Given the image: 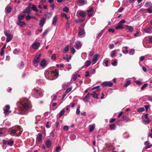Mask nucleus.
<instances>
[{
    "label": "nucleus",
    "instance_id": "f257e3e1",
    "mask_svg": "<svg viewBox=\"0 0 152 152\" xmlns=\"http://www.w3.org/2000/svg\"><path fill=\"white\" fill-rule=\"evenodd\" d=\"M20 103L23 108L25 110H27L31 108L30 106V102L27 99H24L23 101H21Z\"/></svg>",
    "mask_w": 152,
    "mask_h": 152
},
{
    "label": "nucleus",
    "instance_id": "f03ea898",
    "mask_svg": "<svg viewBox=\"0 0 152 152\" xmlns=\"http://www.w3.org/2000/svg\"><path fill=\"white\" fill-rule=\"evenodd\" d=\"M8 31L7 30L4 31L5 35L7 37L6 41L7 42H10L11 40L13 37L12 35L9 34L7 32Z\"/></svg>",
    "mask_w": 152,
    "mask_h": 152
},
{
    "label": "nucleus",
    "instance_id": "7ed1b4c3",
    "mask_svg": "<svg viewBox=\"0 0 152 152\" xmlns=\"http://www.w3.org/2000/svg\"><path fill=\"white\" fill-rule=\"evenodd\" d=\"M33 92L34 94L36 96L37 98H39L42 96V92L39 91L36 89H34L33 90Z\"/></svg>",
    "mask_w": 152,
    "mask_h": 152
},
{
    "label": "nucleus",
    "instance_id": "20e7f679",
    "mask_svg": "<svg viewBox=\"0 0 152 152\" xmlns=\"http://www.w3.org/2000/svg\"><path fill=\"white\" fill-rule=\"evenodd\" d=\"M41 56V54H39L36 56L33 60V63L34 64H37L39 62Z\"/></svg>",
    "mask_w": 152,
    "mask_h": 152
},
{
    "label": "nucleus",
    "instance_id": "39448f33",
    "mask_svg": "<svg viewBox=\"0 0 152 152\" xmlns=\"http://www.w3.org/2000/svg\"><path fill=\"white\" fill-rule=\"evenodd\" d=\"M113 83L109 81L104 82L102 83V85L103 87H105L106 86H109V87H111L113 86Z\"/></svg>",
    "mask_w": 152,
    "mask_h": 152
},
{
    "label": "nucleus",
    "instance_id": "423d86ee",
    "mask_svg": "<svg viewBox=\"0 0 152 152\" xmlns=\"http://www.w3.org/2000/svg\"><path fill=\"white\" fill-rule=\"evenodd\" d=\"M10 107V106L9 105H6L3 109V110L4 111V113L6 115L8 114L10 112L9 111Z\"/></svg>",
    "mask_w": 152,
    "mask_h": 152
},
{
    "label": "nucleus",
    "instance_id": "0eeeda50",
    "mask_svg": "<svg viewBox=\"0 0 152 152\" xmlns=\"http://www.w3.org/2000/svg\"><path fill=\"white\" fill-rule=\"evenodd\" d=\"M16 24L19 26L23 27H25L26 26V23L24 22L21 21H17Z\"/></svg>",
    "mask_w": 152,
    "mask_h": 152
},
{
    "label": "nucleus",
    "instance_id": "6e6552de",
    "mask_svg": "<svg viewBox=\"0 0 152 152\" xmlns=\"http://www.w3.org/2000/svg\"><path fill=\"white\" fill-rule=\"evenodd\" d=\"M125 28L128 31L130 32H132L133 31V27L131 26H129L128 25L124 26Z\"/></svg>",
    "mask_w": 152,
    "mask_h": 152
},
{
    "label": "nucleus",
    "instance_id": "1a4fd4ad",
    "mask_svg": "<svg viewBox=\"0 0 152 152\" xmlns=\"http://www.w3.org/2000/svg\"><path fill=\"white\" fill-rule=\"evenodd\" d=\"M58 20V16L57 15H55L53 18L52 24L54 26H56Z\"/></svg>",
    "mask_w": 152,
    "mask_h": 152
},
{
    "label": "nucleus",
    "instance_id": "9d476101",
    "mask_svg": "<svg viewBox=\"0 0 152 152\" xmlns=\"http://www.w3.org/2000/svg\"><path fill=\"white\" fill-rule=\"evenodd\" d=\"M40 45V44L38 42H34L32 45V48L35 49H37L38 48L39 46Z\"/></svg>",
    "mask_w": 152,
    "mask_h": 152
},
{
    "label": "nucleus",
    "instance_id": "9b49d317",
    "mask_svg": "<svg viewBox=\"0 0 152 152\" xmlns=\"http://www.w3.org/2000/svg\"><path fill=\"white\" fill-rule=\"evenodd\" d=\"M46 21V19L45 18H42L40 20V22L39 23V25L42 27L44 25Z\"/></svg>",
    "mask_w": 152,
    "mask_h": 152
},
{
    "label": "nucleus",
    "instance_id": "f8f14e48",
    "mask_svg": "<svg viewBox=\"0 0 152 152\" xmlns=\"http://www.w3.org/2000/svg\"><path fill=\"white\" fill-rule=\"evenodd\" d=\"M90 93L89 92L88 93L87 95L85 96L84 98L83 99L84 101L85 102H89L90 97L89 95H90Z\"/></svg>",
    "mask_w": 152,
    "mask_h": 152
},
{
    "label": "nucleus",
    "instance_id": "ddd939ff",
    "mask_svg": "<svg viewBox=\"0 0 152 152\" xmlns=\"http://www.w3.org/2000/svg\"><path fill=\"white\" fill-rule=\"evenodd\" d=\"M30 7L28 6L26 7V9L23 11V13H26L28 14H30L31 13Z\"/></svg>",
    "mask_w": 152,
    "mask_h": 152
},
{
    "label": "nucleus",
    "instance_id": "4468645a",
    "mask_svg": "<svg viewBox=\"0 0 152 152\" xmlns=\"http://www.w3.org/2000/svg\"><path fill=\"white\" fill-rule=\"evenodd\" d=\"M85 34L84 29L83 28H80V31L78 33V35L79 36H83Z\"/></svg>",
    "mask_w": 152,
    "mask_h": 152
},
{
    "label": "nucleus",
    "instance_id": "2eb2a0df",
    "mask_svg": "<svg viewBox=\"0 0 152 152\" xmlns=\"http://www.w3.org/2000/svg\"><path fill=\"white\" fill-rule=\"evenodd\" d=\"M87 12L88 13V15L89 17H91L93 15V8L91 7L89 9L87 10Z\"/></svg>",
    "mask_w": 152,
    "mask_h": 152
},
{
    "label": "nucleus",
    "instance_id": "dca6fc26",
    "mask_svg": "<svg viewBox=\"0 0 152 152\" xmlns=\"http://www.w3.org/2000/svg\"><path fill=\"white\" fill-rule=\"evenodd\" d=\"M42 134L38 133L36 138V141L39 142L41 141L42 139Z\"/></svg>",
    "mask_w": 152,
    "mask_h": 152
},
{
    "label": "nucleus",
    "instance_id": "f3484780",
    "mask_svg": "<svg viewBox=\"0 0 152 152\" xmlns=\"http://www.w3.org/2000/svg\"><path fill=\"white\" fill-rule=\"evenodd\" d=\"M98 59V55L97 54H96L94 56V58L92 60V63L93 64H95L97 61Z\"/></svg>",
    "mask_w": 152,
    "mask_h": 152
},
{
    "label": "nucleus",
    "instance_id": "a211bd4d",
    "mask_svg": "<svg viewBox=\"0 0 152 152\" xmlns=\"http://www.w3.org/2000/svg\"><path fill=\"white\" fill-rule=\"evenodd\" d=\"M90 95L92 96V97L94 99H98V94L96 93V91H94L93 93L90 94Z\"/></svg>",
    "mask_w": 152,
    "mask_h": 152
},
{
    "label": "nucleus",
    "instance_id": "6ab92c4d",
    "mask_svg": "<svg viewBox=\"0 0 152 152\" xmlns=\"http://www.w3.org/2000/svg\"><path fill=\"white\" fill-rule=\"evenodd\" d=\"M46 64V61L45 59H43L42 60L40 63V65L42 67L44 66Z\"/></svg>",
    "mask_w": 152,
    "mask_h": 152
},
{
    "label": "nucleus",
    "instance_id": "aec40b11",
    "mask_svg": "<svg viewBox=\"0 0 152 152\" xmlns=\"http://www.w3.org/2000/svg\"><path fill=\"white\" fill-rule=\"evenodd\" d=\"M144 31L146 33H151L152 32V27H150L144 29Z\"/></svg>",
    "mask_w": 152,
    "mask_h": 152
},
{
    "label": "nucleus",
    "instance_id": "412c9836",
    "mask_svg": "<svg viewBox=\"0 0 152 152\" xmlns=\"http://www.w3.org/2000/svg\"><path fill=\"white\" fill-rule=\"evenodd\" d=\"M80 16L82 17H84L86 16V13L85 12L83 11H81L79 13Z\"/></svg>",
    "mask_w": 152,
    "mask_h": 152
},
{
    "label": "nucleus",
    "instance_id": "4be33fe9",
    "mask_svg": "<svg viewBox=\"0 0 152 152\" xmlns=\"http://www.w3.org/2000/svg\"><path fill=\"white\" fill-rule=\"evenodd\" d=\"M12 9L10 6H7L5 8V10L7 13H10Z\"/></svg>",
    "mask_w": 152,
    "mask_h": 152
},
{
    "label": "nucleus",
    "instance_id": "5701e85b",
    "mask_svg": "<svg viewBox=\"0 0 152 152\" xmlns=\"http://www.w3.org/2000/svg\"><path fill=\"white\" fill-rule=\"evenodd\" d=\"M95 126L94 124H92V125H90L89 126V131L90 132H91L94 129Z\"/></svg>",
    "mask_w": 152,
    "mask_h": 152
},
{
    "label": "nucleus",
    "instance_id": "b1692460",
    "mask_svg": "<svg viewBox=\"0 0 152 152\" xmlns=\"http://www.w3.org/2000/svg\"><path fill=\"white\" fill-rule=\"evenodd\" d=\"M124 28H125L121 24H119V25H117L115 27V29H122Z\"/></svg>",
    "mask_w": 152,
    "mask_h": 152
},
{
    "label": "nucleus",
    "instance_id": "393cba45",
    "mask_svg": "<svg viewBox=\"0 0 152 152\" xmlns=\"http://www.w3.org/2000/svg\"><path fill=\"white\" fill-rule=\"evenodd\" d=\"M45 145L47 147L49 148L51 145V142L50 140H47L45 142Z\"/></svg>",
    "mask_w": 152,
    "mask_h": 152
},
{
    "label": "nucleus",
    "instance_id": "a878e982",
    "mask_svg": "<svg viewBox=\"0 0 152 152\" xmlns=\"http://www.w3.org/2000/svg\"><path fill=\"white\" fill-rule=\"evenodd\" d=\"M116 125L115 124H110V127L111 130H114L116 127Z\"/></svg>",
    "mask_w": 152,
    "mask_h": 152
},
{
    "label": "nucleus",
    "instance_id": "bb28decb",
    "mask_svg": "<svg viewBox=\"0 0 152 152\" xmlns=\"http://www.w3.org/2000/svg\"><path fill=\"white\" fill-rule=\"evenodd\" d=\"M31 9L34 11H35L36 12H38V10L37 9L36 6L34 4L32 5Z\"/></svg>",
    "mask_w": 152,
    "mask_h": 152
},
{
    "label": "nucleus",
    "instance_id": "cd10ccee",
    "mask_svg": "<svg viewBox=\"0 0 152 152\" xmlns=\"http://www.w3.org/2000/svg\"><path fill=\"white\" fill-rule=\"evenodd\" d=\"M75 46L76 48L77 49L80 48L81 46V42L79 41L77 42Z\"/></svg>",
    "mask_w": 152,
    "mask_h": 152
},
{
    "label": "nucleus",
    "instance_id": "c85d7f7f",
    "mask_svg": "<svg viewBox=\"0 0 152 152\" xmlns=\"http://www.w3.org/2000/svg\"><path fill=\"white\" fill-rule=\"evenodd\" d=\"M52 72L54 74V75L55 77H58V72L56 70H53L52 71Z\"/></svg>",
    "mask_w": 152,
    "mask_h": 152
},
{
    "label": "nucleus",
    "instance_id": "c756f323",
    "mask_svg": "<svg viewBox=\"0 0 152 152\" xmlns=\"http://www.w3.org/2000/svg\"><path fill=\"white\" fill-rule=\"evenodd\" d=\"M65 110L64 109H63V110H62L60 112V113H59V117H61L64 114V113L65 112Z\"/></svg>",
    "mask_w": 152,
    "mask_h": 152
},
{
    "label": "nucleus",
    "instance_id": "7c9ffc66",
    "mask_svg": "<svg viewBox=\"0 0 152 152\" xmlns=\"http://www.w3.org/2000/svg\"><path fill=\"white\" fill-rule=\"evenodd\" d=\"M14 143V141L13 140L10 141V140H9L7 142V144L10 146H12L13 145Z\"/></svg>",
    "mask_w": 152,
    "mask_h": 152
},
{
    "label": "nucleus",
    "instance_id": "2f4dec72",
    "mask_svg": "<svg viewBox=\"0 0 152 152\" xmlns=\"http://www.w3.org/2000/svg\"><path fill=\"white\" fill-rule=\"evenodd\" d=\"M131 83V81L128 80L127 81L126 83L124 84V86L125 87H127Z\"/></svg>",
    "mask_w": 152,
    "mask_h": 152
},
{
    "label": "nucleus",
    "instance_id": "473e14b6",
    "mask_svg": "<svg viewBox=\"0 0 152 152\" xmlns=\"http://www.w3.org/2000/svg\"><path fill=\"white\" fill-rule=\"evenodd\" d=\"M69 50V45H67L66 47L64 48V49L63 50V53H66Z\"/></svg>",
    "mask_w": 152,
    "mask_h": 152
},
{
    "label": "nucleus",
    "instance_id": "72a5a7b5",
    "mask_svg": "<svg viewBox=\"0 0 152 152\" xmlns=\"http://www.w3.org/2000/svg\"><path fill=\"white\" fill-rule=\"evenodd\" d=\"M25 15H22L18 17V21H21L23 20Z\"/></svg>",
    "mask_w": 152,
    "mask_h": 152
},
{
    "label": "nucleus",
    "instance_id": "f704fd0d",
    "mask_svg": "<svg viewBox=\"0 0 152 152\" xmlns=\"http://www.w3.org/2000/svg\"><path fill=\"white\" fill-rule=\"evenodd\" d=\"M91 63V62L90 61L87 60L86 62L85 65L86 67H88L90 65Z\"/></svg>",
    "mask_w": 152,
    "mask_h": 152
},
{
    "label": "nucleus",
    "instance_id": "c9c22d12",
    "mask_svg": "<svg viewBox=\"0 0 152 152\" xmlns=\"http://www.w3.org/2000/svg\"><path fill=\"white\" fill-rule=\"evenodd\" d=\"M61 15L62 17H65L67 20H68L69 18V17H68L65 13H62L61 14Z\"/></svg>",
    "mask_w": 152,
    "mask_h": 152
},
{
    "label": "nucleus",
    "instance_id": "e433bc0d",
    "mask_svg": "<svg viewBox=\"0 0 152 152\" xmlns=\"http://www.w3.org/2000/svg\"><path fill=\"white\" fill-rule=\"evenodd\" d=\"M63 10L64 12L67 13L69 12V9L67 7H66L63 9Z\"/></svg>",
    "mask_w": 152,
    "mask_h": 152
},
{
    "label": "nucleus",
    "instance_id": "4c0bfd02",
    "mask_svg": "<svg viewBox=\"0 0 152 152\" xmlns=\"http://www.w3.org/2000/svg\"><path fill=\"white\" fill-rule=\"evenodd\" d=\"M144 110H145V109L144 107H141L139 108L137 110V111L140 112H143Z\"/></svg>",
    "mask_w": 152,
    "mask_h": 152
},
{
    "label": "nucleus",
    "instance_id": "58836bf2",
    "mask_svg": "<svg viewBox=\"0 0 152 152\" xmlns=\"http://www.w3.org/2000/svg\"><path fill=\"white\" fill-rule=\"evenodd\" d=\"M50 31L49 29L46 30L42 34V36H45Z\"/></svg>",
    "mask_w": 152,
    "mask_h": 152
},
{
    "label": "nucleus",
    "instance_id": "ea45409f",
    "mask_svg": "<svg viewBox=\"0 0 152 152\" xmlns=\"http://www.w3.org/2000/svg\"><path fill=\"white\" fill-rule=\"evenodd\" d=\"M116 54L115 51V50H114L112 51V53L111 54V57L113 58L114 57V56Z\"/></svg>",
    "mask_w": 152,
    "mask_h": 152
},
{
    "label": "nucleus",
    "instance_id": "a19ab883",
    "mask_svg": "<svg viewBox=\"0 0 152 152\" xmlns=\"http://www.w3.org/2000/svg\"><path fill=\"white\" fill-rule=\"evenodd\" d=\"M52 13L51 12H48L47 14V16L48 18H50L52 15Z\"/></svg>",
    "mask_w": 152,
    "mask_h": 152
},
{
    "label": "nucleus",
    "instance_id": "79ce46f5",
    "mask_svg": "<svg viewBox=\"0 0 152 152\" xmlns=\"http://www.w3.org/2000/svg\"><path fill=\"white\" fill-rule=\"evenodd\" d=\"M148 86V84L147 83H145L141 87V90L144 89L145 88Z\"/></svg>",
    "mask_w": 152,
    "mask_h": 152
},
{
    "label": "nucleus",
    "instance_id": "37998d69",
    "mask_svg": "<svg viewBox=\"0 0 152 152\" xmlns=\"http://www.w3.org/2000/svg\"><path fill=\"white\" fill-rule=\"evenodd\" d=\"M72 89V88L71 87H69L67 88L65 92L66 93H68L69 92H70Z\"/></svg>",
    "mask_w": 152,
    "mask_h": 152
},
{
    "label": "nucleus",
    "instance_id": "c03bdc74",
    "mask_svg": "<svg viewBox=\"0 0 152 152\" xmlns=\"http://www.w3.org/2000/svg\"><path fill=\"white\" fill-rule=\"evenodd\" d=\"M134 83L137 84L138 85H141L142 83L140 81H134Z\"/></svg>",
    "mask_w": 152,
    "mask_h": 152
},
{
    "label": "nucleus",
    "instance_id": "a18cd8bd",
    "mask_svg": "<svg viewBox=\"0 0 152 152\" xmlns=\"http://www.w3.org/2000/svg\"><path fill=\"white\" fill-rule=\"evenodd\" d=\"M17 132V130H16L15 129H13L11 130L10 132L11 134H14L16 133V132Z\"/></svg>",
    "mask_w": 152,
    "mask_h": 152
},
{
    "label": "nucleus",
    "instance_id": "49530a36",
    "mask_svg": "<svg viewBox=\"0 0 152 152\" xmlns=\"http://www.w3.org/2000/svg\"><path fill=\"white\" fill-rule=\"evenodd\" d=\"M70 50L72 53L73 54H74L76 51L74 48L72 47L71 48Z\"/></svg>",
    "mask_w": 152,
    "mask_h": 152
},
{
    "label": "nucleus",
    "instance_id": "de8ad7c7",
    "mask_svg": "<svg viewBox=\"0 0 152 152\" xmlns=\"http://www.w3.org/2000/svg\"><path fill=\"white\" fill-rule=\"evenodd\" d=\"M80 107H78L77 108L76 113L77 115L80 114V111L79 110Z\"/></svg>",
    "mask_w": 152,
    "mask_h": 152
},
{
    "label": "nucleus",
    "instance_id": "09e8293b",
    "mask_svg": "<svg viewBox=\"0 0 152 152\" xmlns=\"http://www.w3.org/2000/svg\"><path fill=\"white\" fill-rule=\"evenodd\" d=\"M19 52V50L17 49H15L13 51V53L15 54H17Z\"/></svg>",
    "mask_w": 152,
    "mask_h": 152
},
{
    "label": "nucleus",
    "instance_id": "8fccbe9b",
    "mask_svg": "<svg viewBox=\"0 0 152 152\" xmlns=\"http://www.w3.org/2000/svg\"><path fill=\"white\" fill-rule=\"evenodd\" d=\"M117 62L116 60H115L114 62L112 63V64L113 66H115L117 65Z\"/></svg>",
    "mask_w": 152,
    "mask_h": 152
},
{
    "label": "nucleus",
    "instance_id": "3c124183",
    "mask_svg": "<svg viewBox=\"0 0 152 152\" xmlns=\"http://www.w3.org/2000/svg\"><path fill=\"white\" fill-rule=\"evenodd\" d=\"M134 50L133 49H132L129 52V53L131 55H133L134 53Z\"/></svg>",
    "mask_w": 152,
    "mask_h": 152
},
{
    "label": "nucleus",
    "instance_id": "603ef678",
    "mask_svg": "<svg viewBox=\"0 0 152 152\" xmlns=\"http://www.w3.org/2000/svg\"><path fill=\"white\" fill-rule=\"evenodd\" d=\"M32 18V17L28 15L26 17V19L27 20H30Z\"/></svg>",
    "mask_w": 152,
    "mask_h": 152
},
{
    "label": "nucleus",
    "instance_id": "864d4df0",
    "mask_svg": "<svg viewBox=\"0 0 152 152\" xmlns=\"http://www.w3.org/2000/svg\"><path fill=\"white\" fill-rule=\"evenodd\" d=\"M122 118L124 121L126 120L127 119V117L126 115H124L122 116Z\"/></svg>",
    "mask_w": 152,
    "mask_h": 152
},
{
    "label": "nucleus",
    "instance_id": "5fc2aeb1",
    "mask_svg": "<svg viewBox=\"0 0 152 152\" xmlns=\"http://www.w3.org/2000/svg\"><path fill=\"white\" fill-rule=\"evenodd\" d=\"M125 22V20L124 19H122L121 20L119 23V24H124Z\"/></svg>",
    "mask_w": 152,
    "mask_h": 152
},
{
    "label": "nucleus",
    "instance_id": "6e6d98bb",
    "mask_svg": "<svg viewBox=\"0 0 152 152\" xmlns=\"http://www.w3.org/2000/svg\"><path fill=\"white\" fill-rule=\"evenodd\" d=\"M63 129L66 131H67L69 129V127L67 126H65L63 127Z\"/></svg>",
    "mask_w": 152,
    "mask_h": 152
},
{
    "label": "nucleus",
    "instance_id": "4d7b16f0",
    "mask_svg": "<svg viewBox=\"0 0 152 152\" xmlns=\"http://www.w3.org/2000/svg\"><path fill=\"white\" fill-rule=\"evenodd\" d=\"M77 79V76L76 75H74L72 77V79L74 81L76 80Z\"/></svg>",
    "mask_w": 152,
    "mask_h": 152
},
{
    "label": "nucleus",
    "instance_id": "13d9d810",
    "mask_svg": "<svg viewBox=\"0 0 152 152\" xmlns=\"http://www.w3.org/2000/svg\"><path fill=\"white\" fill-rule=\"evenodd\" d=\"M51 58L53 60H55L56 59V55L55 54L51 56Z\"/></svg>",
    "mask_w": 152,
    "mask_h": 152
},
{
    "label": "nucleus",
    "instance_id": "bf43d9fd",
    "mask_svg": "<svg viewBox=\"0 0 152 152\" xmlns=\"http://www.w3.org/2000/svg\"><path fill=\"white\" fill-rule=\"evenodd\" d=\"M148 12L149 13H152V8H149L147 9Z\"/></svg>",
    "mask_w": 152,
    "mask_h": 152
},
{
    "label": "nucleus",
    "instance_id": "052dcab7",
    "mask_svg": "<svg viewBox=\"0 0 152 152\" xmlns=\"http://www.w3.org/2000/svg\"><path fill=\"white\" fill-rule=\"evenodd\" d=\"M108 31L110 32L113 33L114 32V29L113 28H109L108 30Z\"/></svg>",
    "mask_w": 152,
    "mask_h": 152
},
{
    "label": "nucleus",
    "instance_id": "680f3d73",
    "mask_svg": "<svg viewBox=\"0 0 152 152\" xmlns=\"http://www.w3.org/2000/svg\"><path fill=\"white\" fill-rule=\"evenodd\" d=\"M0 55L1 56H3L4 54V50L1 49V52L0 53Z\"/></svg>",
    "mask_w": 152,
    "mask_h": 152
},
{
    "label": "nucleus",
    "instance_id": "e2e57ef3",
    "mask_svg": "<svg viewBox=\"0 0 152 152\" xmlns=\"http://www.w3.org/2000/svg\"><path fill=\"white\" fill-rule=\"evenodd\" d=\"M150 4H151V3L150 2H148L147 3H146L145 5V7H148V6H150Z\"/></svg>",
    "mask_w": 152,
    "mask_h": 152
},
{
    "label": "nucleus",
    "instance_id": "0e129e2a",
    "mask_svg": "<svg viewBox=\"0 0 152 152\" xmlns=\"http://www.w3.org/2000/svg\"><path fill=\"white\" fill-rule=\"evenodd\" d=\"M115 121V119L113 118L110 120V123H112Z\"/></svg>",
    "mask_w": 152,
    "mask_h": 152
},
{
    "label": "nucleus",
    "instance_id": "69168bd1",
    "mask_svg": "<svg viewBox=\"0 0 152 152\" xmlns=\"http://www.w3.org/2000/svg\"><path fill=\"white\" fill-rule=\"evenodd\" d=\"M78 2L80 4H82L84 2V0H78Z\"/></svg>",
    "mask_w": 152,
    "mask_h": 152
},
{
    "label": "nucleus",
    "instance_id": "338daca9",
    "mask_svg": "<svg viewBox=\"0 0 152 152\" xmlns=\"http://www.w3.org/2000/svg\"><path fill=\"white\" fill-rule=\"evenodd\" d=\"M114 47V45L113 44H110L109 45V48L110 49L113 48Z\"/></svg>",
    "mask_w": 152,
    "mask_h": 152
},
{
    "label": "nucleus",
    "instance_id": "774afa93",
    "mask_svg": "<svg viewBox=\"0 0 152 152\" xmlns=\"http://www.w3.org/2000/svg\"><path fill=\"white\" fill-rule=\"evenodd\" d=\"M102 34L101 32L99 33L96 36V38L98 39L102 35Z\"/></svg>",
    "mask_w": 152,
    "mask_h": 152
}]
</instances>
